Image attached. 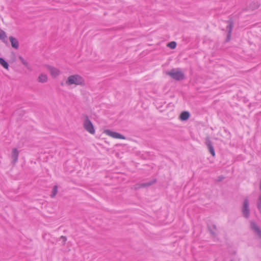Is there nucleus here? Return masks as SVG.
<instances>
[{"label":"nucleus","instance_id":"nucleus-1","mask_svg":"<svg viewBox=\"0 0 261 261\" xmlns=\"http://www.w3.org/2000/svg\"><path fill=\"white\" fill-rule=\"evenodd\" d=\"M84 83V80L81 76L79 75H70L68 77L66 84L68 85H82Z\"/></svg>","mask_w":261,"mask_h":261},{"label":"nucleus","instance_id":"nucleus-2","mask_svg":"<svg viewBox=\"0 0 261 261\" xmlns=\"http://www.w3.org/2000/svg\"><path fill=\"white\" fill-rule=\"evenodd\" d=\"M167 74L172 79L177 81L181 80L184 78V73L178 69H172L168 71Z\"/></svg>","mask_w":261,"mask_h":261},{"label":"nucleus","instance_id":"nucleus-3","mask_svg":"<svg viewBox=\"0 0 261 261\" xmlns=\"http://www.w3.org/2000/svg\"><path fill=\"white\" fill-rule=\"evenodd\" d=\"M84 128L89 133L94 134L95 133V129L91 122V121L88 118H86L84 122Z\"/></svg>","mask_w":261,"mask_h":261},{"label":"nucleus","instance_id":"nucleus-4","mask_svg":"<svg viewBox=\"0 0 261 261\" xmlns=\"http://www.w3.org/2000/svg\"><path fill=\"white\" fill-rule=\"evenodd\" d=\"M242 211L243 216L246 218H248L249 216L250 210L249 208V200L247 198H246L244 201Z\"/></svg>","mask_w":261,"mask_h":261},{"label":"nucleus","instance_id":"nucleus-5","mask_svg":"<svg viewBox=\"0 0 261 261\" xmlns=\"http://www.w3.org/2000/svg\"><path fill=\"white\" fill-rule=\"evenodd\" d=\"M105 134L115 139H125V137L117 132H113L109 129L104 131Z\"/></svg>","mask_w":261,"mask_h":261},{"label":"nucleus","instance_id":"nucleus-6","mask_svg":"<svg viewBox=\"0 0 261 261\" xmlns=\"http://www.w3.org/2000/svg\"><path fill=\"white\" fill-rule=\"evenodd\" d=\"M251 228L253 232L261 238V229L254 221L251 222Z\"/></svg>","mask_w":261,"mask_h":261},{"label":"nucleus","instance_id":"nucleus-7","mask_svg":"<svg viewBox=\"0 0 261 261\" xmlns=\"http://www.w3.org/2000/svg\"><path fill=\"white\" fill-rule=\"evenodd\" d=\"M48 70L50 71V73L52 76L56 77L58 76L60 74V71L56 68H55L52 66H48Z\"/></svg>","mask_w":261,"mask_h":261},{"label":"nucleus","instance_id":"nucleus-8","mask_svg":"<svg viewBox=\"0 0 261 261\" xmlns=\"http://www.w3.org/2000/svg\"><path fill=\"white\" fill-rule=\"evenodd\" d=\"M19 152L16 148H13L12 151V158L13 159V163L15 164L18 160Z\"/></svg>","mask_w":261,"mask_h":261},{"label":"nucleus","instance_id":"nucleus-9","mask_svg":"<svg viewBox=\"0 0 261 261\" xmlns=\"http://www.w3.org/2000/svg\"><path fill=\"white\" fill-rule=\"evenodd\" d=\"M206 144L211 154L213 156H215V152L211 141L210 140H207L206 142Z\"/></svg>","mask_w":261,"mask_h":261},{"label":"nucleus","instance_id":"nucleus-10","mask_svg":"<svg viewBox=\"0 0 261 261\" xmlns=\"http://www.w3.org/2000/svg\"><path fill=\"white\" fill-rule=\"evenodd\" d=\"M0 40H2L5 44L8 43L7 40V36L6 32L3 30L0 29Z\"/></svg>","mask_w":261,"mask_h":261},{"label":"nucleus","instance_id":"nucleus-11","mask_svg":"<svg viewBox=\"0 0 261 261\" xmlns=\"http://www.w3.org/2000/svg\"><path fill=\"white\" fill-rule=\"evenodd\" d=\"M9 40L11 43L12 46L15 49L18 48L19 46V43L17 39L11 36L9 37Z\"/></svg>","mask_w":261,"mask_h":261},{"label":"nucleus","instance_id":"nucleus-12","mask_svg":"<svg viewBox=\"0 0 261 261\" xmlns=\"http://www.w3.org/2000/svg\"><path fill=\"white\" fill-rule=\"evenodd\" d=\"M233 27V23L230 22L229 24L227 26V29L228 31L227 33V39L229 40L231 36V33Z\"/></svg>","mask_w":261,"mask_h":261},{"label":"nucleus","instance_id":"nucleus-13","mask_svg":"<svg viewBox=\"0 0 261 261\" xmlns=\"http://www.w3.org/2000/svg\"><path fill=\"white\" fill-rule=\"evenodd\" d=\"M190 116V114L189 112L185 111L181 113L180 115V118L182 120H187Z\"/></svg>","mask_w":261,"mask_h":261},{"label":"nucleus","instance_id":"nucleus-14","mask_svg":"<svg viewBox=\"0 0 261 261\" xmlns=\"http://www.w3.org/2000/svg\"><path fill=\"white\" fill-rule=\"evenodd\" d=\"M0 64L5 69H8L9 64L3 58H0Z\"/></svg>","mask_w":261,"mask_h":261},{"label":"nucleus","instance_id":"nucleus-15","mask_svg":"<svg viewBox=\"0 0 261 261\" xmlns=\"http://www.w3.org/2000/svg\"><path fill=\"white\" fill-rule=\"evenodd\" d=\"M38 81L41 83H44L47 81V76L45 74H41L38 77Z\"/></svg>","mask_w":261,"mask_h":261},{"label":"nucleus","instance_id":"nucleus-16","mask_svg":"<svg viewBox=\"0 0 261 261\" xmlns=\"http://www.w3.org/2000/svg\"><path fill=\"white\" fill-rule=\"evenodd\" d=\"M257 207L259 213L261 214V194L259 196L257 199Z\"/></svg>","mask_w":261,"mask_h":261},{"label":"nucleus","instance_id":"nucleus-17","mask_svg":"<svg viewBox=\"0 0 261 261\" xmlns=\"http://www.w3.org/2000/svg\"><path fill=\"white\" fill-rule=\"evenodd\" d=\"M212 227L213 228H211L210 226H208V228L210 229L211 233L213 235L215 236L216 234V226L214 225L212 226Z\"/></svg>","mask_w":261,"mask_h":261},{"label":"nucleus","instance_id":"nucleus-18","mask_svg":"<svg viewBox=\"0 0 261 261\" xmlns=\"http://www.w3.org/2000/svg\"><path fill=\"white\" fill-rule=\"evenodd\" d=\"M57 191H58V187L57 186H55L53 189L52 194H51L52 197H54L57 194Z\"/></svg>","mask_w":261,"mask_h":261},{"label":"nucleus","instance_id":"nucleus-19","mask_svg":"<svg viewBox=\"0 0 261 261\" xmlns=\"http://www.w3.org/2000/svg\"><path fill=\"white\" fill-rule=\"evenodd\" d=\"M168 46L169 47H170L171 48L173 49V48H175L176 47V43L175 42L172 41V42H170L168 44Z\"/></svg>","mask_w":261,"mask_h":261},{"label":"nucleus","instance_id":"nucleus-20","mask_svg":"<svg viewBox=\"0 0 261 261\" xmlns=\"http://www.w3.org/2000/svg\"><path fill=\"white\" fill-rule=\"evenodd\" d=\"M19 60L25 66L28 67V63L22 57H20Z\"/></svg>","mask_w":261,"mask_h":261},{"label":"nucleus","instance_id":"nucleus-21","mask_svg":"<svg viewBox=\"0 0 261 261\" xmlns=\"http://www.w3.org/2000/svg\"><path fill=\"white\" fill-rule=\"evenodd\" d=\"M154 182H155V180H153V181H152L151 182H150L143 183V184H142V187H145L149 186L150 185H151Z\"/></svg>","mask_w":261,"mask_h":261},{"label":"nucleus","instance_id":"nucleus-22","mask_svg":"<svg viewBox=\"0 0 261 261\" xmlns=\"http://www.w3.org/2000/svg\"><path fill=\"white\" fill-rule=\"evenodd\" d=\"M61 239L63 240L64 242H65L66 241V238L65 237L62 236L61 237Z\"/></svg>","mask_w":261,"mask_h":261}]
</instances>
